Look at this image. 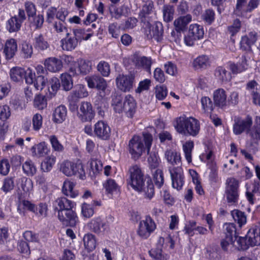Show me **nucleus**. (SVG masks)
Here are the masks:
<instances>
[{"label":"nucleus","mask_w":260,"mask_h":260,"mask_svg":"<svg viewBox=\"0 0 260 260\" xmlns=\"http://www.w3.org/2000/svg\"><path fill=\"white\" fill-rule=\"evenodd\" d=\"M67 108L62 105L56 107L53 113V120L56 123H60L62 122L67 117Z\"/></svg>","instance_id":"c756f323"},{"label":"nucleus","mask_w":260,"mask_h":260,"mask_svg":"<svg viewBox=\"0 0 260 260\" xmlns=\"http://www.w3.org/2000/svg\"><path fill=\"white\" fill-rule=\"evenodd\" d=\"M17 50V44L16 41L14 39H11L6 41L4 52L7 59L12 58Z\"/></svg>","instance_id":"4be33fe9"},{"label":"nucleus","mask_w":260,"mask_h":260,"mask_svg":"<svg viewBox=\"0 0 260 260\" xmlns=\"http://www.w3.org/2000/svg\"><path fill=\"white\" fill-rule=\"evenodd\" d=\"M107 193L112 194L118 190L119 186L115 181L112 179H107L103 184Z\"/></svg>","instance_id":"5fc2aeb1"},{"label":"nucleus","mask_w":260,"mask_h":260,"mask_svg":"<svg viewBox=\"0 0 260 260\" xmlns=\"http://www.w3.org/2000/svg\"><path fill=\"white\" fill-rule=\"evenodd\" d=\"M247 134L255 142L260 141V123L255 125L252 129L250 128Z\"/></svg>","instance_id":"0e129e2a"},{"label":"nucleus","mask_w":260,"mask_h":260,"mask_svg":"<svg viewBox=\"0 0 260 260\" xmlns=\"http://www.w3.org/2000/svg\"><path fill=\"white\" fill-rule=\"evenodd\" d=\"M61 43L63 50L72 51L78 46V41L74 36H72L69 32V35H66V37L61 39Z\"/></svg>","instance_id":"412c9836"},{"label":"nucleus","mask_w":260,"mask_h":260,"mask_svg":"<svg viewBox=\"0 0 260 260\" xmlns=\"http://www.w3.org/2000/svg\"><path fill=\"white\" fill-rule=\"evenodd\" d=\"M94 113L89 102H81L77 116L82 122L90 121L94 117Z\"/></svg>","instance_id":"f8f14e48"},{"label":"nucleus","mask_w":260,"mask_h":260,"mask_svg":"<svg viewBox=\"0 0 260 260\" xmlns=\"http://www.w3.org/2000/svg\"><path fill=\"white\" fill-rule=\"evenodd\" d=\"M94 133L99 138L106 140L110 136L111 129L106 122L100 120L94 124Z\"/></svg>","instance_id":"2eb2a0df"},{"label":"nucleus","mask_w":260,"mask_h":260,"mask_svg":"<svg viewBox=\"0 0 260 260\" xmlns=\"http://www.w3.org/2000/svg\"><path fill=\"white\" fill-rule=\"evenodd\" d=\"M98 70L104 77L109 76L110 72V66L108 63L104 61L99 62L97 67Z\"/></svg>","instance_id":"774afa93"},{"label":"nucleus","mask_w":260,"mask_h":260,"mask_svg":"<svg viewBox=\"0 0 260 260\" xmlns=\"http://www.w3.org/2000/svg\"><path fill=\"white\" fill-rule=\"evenodd\" d=\"M235 239L232 238H224L220 242L222 249L227 253H231L237 249L234 245Z\"/></svg>","instance_id":"72a5a7b5"},{"label":"nucleus","mask_w":260,"mask_h":260,"mask_svg":"<svg viewBox=\"0 0 260 260\" xmlns=\"http://www.w3.org/2000/svg\"><path fill=\"white\" fill-rule=\"evenodd\" d=\"M127 7L123 5L119 7L112 6L110 8V13L112 17L116 19H119L122 15H124L125 11H126Z\"/></svg>","instance_id":"603ef678"},{"label":"nucleus","mask_w":260,"mask_h":260,"mask_svg":"<svg viewBox=\"0 0 260 260\" xmlns=\"http://www.w3.org/2000/svg\"><path fill=\"white\" fill-rule=\"evenodd\" d=\"M44 64L47 70L51 72H59L62 68L61 60L54 57L46 59Z\"/></svg>","instance_id":"6ab92c4d"},{"label":"nucleus","mask_w":260,"mask_h":260,"mask_svg":"<svg viewBox=\"0 0 260 260\" xmlns=\"http://www.w3.org/2000/svg\"><path fill=\"white\" fill-rule=\"evenodd\" d=\"M152 140V136L146 132L143 133V138L138 136H134L129 140L128 143V150L132 158L134 160H137L142 155L145 149L143 142H145V147L149 153Z\"/></svg>","instance_id":"20e7f679"},{"label":"nucleus","mask_w":260,"mask_h":260,"mask_svg":"<svg viewBox=\"0 0 260 260\" xmlns=\"http://www.w3.org/2000/svg\"><path fill=\"white\" fill-rule=\"evenodd\" d=\"M72 209L59 211L58 212V218L63 224L74 226L78 222L76 213Z\"/></svg>","instance_id":"9d476101"},{"label":"nucleus","mask_w":260,"mask_h":260,"mask_svg":"<svg viewBox=\"0 0 260 260\" xmlns=\"http://www.w3.org/2000/svg\"><path fill=\"white\" fill-rule=\"evenodd\" d=\"M123 97L117 93H114L112 96L111 105L115 112L120 113L123 111Z\"/></svg>","instance_id":"f704fd0d"},{"label":"nucleus","mask_w":260,"mask_h":260,"mask_svg":"<svg viewBox=\"0 0 260 260\" xmlns=\"http://www.w3.org/2000/svg\"><path fill=\"white\" fill-rule=\"evenodd\" d=\"M74 186L75 184L74 182L68 180L64 181L62 187V193L64 195L71 198L76 197L78 194V192L74 190Z\"/></svg>","instance_id":"2f4dec72"},{"label":"nucleus","mask_w":260,"mask_h":260,"mask_svg":"<svg viewBox=\"0 0 260 260\" xmlns=\"http://www.w3.org/2000/svg\"><path fill=\"white\" fill-rule=\"evenodd\" d=\"M50 87L48 88V94H47L46 97L48 99H51L54 97L56 92L60 87V84L59 80L56 77L52 78L50 81Z\"/></svg>","instance_id":"58836bf2"},{"label":"nucleus","mask_w":260,"mask_h":260,"mask_svg":"<svg viewBox=\"0 0 260 260\" xmlns=\"http://www.w3.org/2000/svg\"><path fill=\"white\" fill-rule=\"evenodd\" d=\"M36 206L28 201L23 200L19 204L17 210L20 214H24L23 209L28 210L33 213L36 212Z\"/></svg>","instance_id":"6e6d98bb"},{"label":"nucleus","mask_w":260,"mask_h":260,"mask_svg":"<svg viewBox=\"0 0 260 260\" xmlns=\"http://www.w3.org/2000/svg\"><path fill=\"white\" fill-rule=\"evenodd\" d=\"M19 188L24 192H30L33 189V183L31 180L26 177H22L19 181Z\"/></svg>","instance_id":"49530a36"},{"label":"nucleus","mask_w":260,"mask_h":260,"mask_svg":"<svg viewBox=\"0 0 260 260\" xmlns=\"http://www.w3.org/2000/svg\"><path fill=\"white\" fill-rule=\"evenodd\" d=\"M135 76L132 74H119L116 78L117 87L124 92L129 91L133 88Z\"/></svg>","instance_id":"9b49d317"},{"label":"nucleus","mask_w":260,"mask_h":260,"mask_svg":"<svg viewBox=\"0 0 260 260\" xmlns=\"http://www.w3.org/2000/svg\"><path fill=\"white\" fill-rule=\"evenodd\" d=\"M25 70L19 67H14L10 70V77L15 82L21 81L25 75Z\"/></svg>","instance_id":"a18cd8bd"},{"label":"nucleus","mask_w":260,"mask_h":260,"mask_svg":"<svg viewBox=\"0 0 260 260\" xmlns=\"http://www.w3.org/2000/svg\"><path fill=\"white\" fill-rule=\"evenodd\" d=\"M32 128L35 131H39L42 126L43 118L41 114L37 113L32 118Z\"/></svg>","instance_id":"69168bd1"},{"label":"nucleus","mask_w":260,"mask_h":260,"mask_svg":"<svg viewBox=\"0 0 260 260\" xmlns=\"http://www.w3.org/2000/svg\"><path fill=\"white\" fill-rule=\"evenodd\" d=\"M225 196L228 203L235 204L239 198V181L234 178H228L226 180Z\"/></svg>","instance_id":"0eeeda50"},{"label":"nucleus","mask_w":260,"mask_h":260,"mask_svg":"<svg viewBox=\"0 0 260 260\" xmlns=\"http://www.w3.org/2000/svg\"><path fill=\"white\" fill-rule=\"evenodd\" d=\"M74 206V203L65 197L58 198L53 203L54 210L57 211V213L59 211L73 208Z\"/></svg>","instance_id":"aec40b11"},{"label":"nucleus","mask_w":260,"mask_h":260,"mask_svg":"<svg viewBox=\"0 0 260 260\" xmlns=\"http://www.w3.org/2000/svg\"><path fill=\"white\" fill-rule=\"evenodd\" d=\"M153 172V180L154 183L158 187H160L164 184V179L163 173L161 170L159 169L154 170Z\"/></svg>","instance_id":"052dcab7"},{"label":"nucleus","mask_w":260,"mask_h":260,"mask_svg":"<svg viewBox=\"0 0 260 260\" xmlns=\"http://www.w3.org/2000/svg\"><path fill=\"white\" fill-rule=\"evenodd\" d=\"M246 236L248 245L251 246L260 245V228L258 227L254 226L251 228Z\"/></svg>","instance_id":"a211bd4d"},{"label":"nucleus","mask_w":260,"mask_h":260,"mask_svg":"<svg viewBox=\"0 0 260 260\" xmlns=\"http://www.w3.org/2000/svg\"><path fill=\"white\" fill-rule=\"evenodd\" d=\"M34 48L38 51H44L49 47V44L44 35L42 34H37L33 39Z\"/></svg>","instance_id":"b1692460"},{"label":"nucleus","mask_w":260,"mask_h":260,"mask_svg":"<svg viewBox=\"0 0 260 260\" xmlns=\"http://www.w3.org/2000/svg\"><path fill=\"white\" fill-rule=\"evenodd\" d=\"M34 105L35 107L39 110H43L47 107V103L45 96L41 94L36 93L34 100Z\"/></svg>","instance_id":"864d4df0"},{"label":"nucleus","mask_w":260,"mask_h":260,"mask_svg":"<svg viewBox=\"0 0 260 260\" xmlns=\"http://www.w3.org/2000/svg\"><path fill=\"white\" fill-rule=\"evenodd\" d=\"M215 75L220 81L228 82L231 78V73L223 67H217L215 71Z\"/></svg>","instance_id":"a19ab883"},{"label":"nucleus","mask_w":260,"mask_h":260,"mask_svg":"<svg viewBox=\"0 0 260 260\" xmlns=\"http://www.w3.org/2000/svg\"><path fill=\"white\" fill-rule=\"evenodd\" d=\"M196 70L205 69L210 66L209 57L206 55H201L195 58L192 62Z\"/></svg>","instance_id":"cd10ccee"},{"label":"nucleus","mask_w":260,"mask_h":260,"mask_svg":"<svg viewBox=\"0 0 260 260\" xmlns=\"http://www.w3.org/2000/svg\"><path fill=\"white\" fill-rule=\"evenodd\" d=\"M129 180L128 182L132 188L138 192H143L145 198L151 199L154 195V186L151 180L145 183L144 176L139 166L135 165L129 169Z\"/></svg>","instance_id":"7ed1b4c3"},{"label":"nucleus","mask_w":260,"mask_h":260,"mask_svg":"<svg viewBox=\"0 0 260 260\" xmlns=\"http://www.w3.org/2000/svg\"><path fill=\"white\" fill-rule=\"evenodd\" d=\"M122 106L123 111L131 114L135 110L136 103L133 97L128 94L125 96Z\"/></svg>","instance_id":"ea45409f"},{"label":"nucleus","mask_w":260,"mask_h":260,"mask_svg":"<svg viewBox=\"0 0 260 260\" xmlns=\"http://www.w3.org/2000/svg\"><path fill=\"white\" fill-rule=\"evenodd\" d=\"M176 131L185 136H196L200 131L199 121L192 117L180 116L176 120L174 125Z\"/></svg>","instance_id":"39448f33"},{"label":"nucleus","mask_w":260,"mask_h":260,"mask_svg":"<svg viewBox=\"0 0 260 260\" xmlns=\"http://www.w3.org/2000/svg\"><path fill=\"white\" fill-rule=\"evenodd\" d=\"M202 19L205 23L208 24H211L215 19L214 12L210 9L206 10L202 15Z\"/></svg>","instance_id":"338daca9"},{"label":"nucleus","mask_w":260,"mask_h":260,"mask_svg":"<svg viewBox=\"0 0 260 260\" xmlns=\"http://www.w3.org/2000/svg\"><path fill=\"white\" fill-rule=\"evenodd\" d=\"M60 171L67 176H77L80 179H84L85 172L83 165L79 161L75 163L64 160L60 165Z\"/></svg>","instance_id":"423d86ee"},{"label":"nucleus","mask_w":260,"mask_h":260,"mask_svg":"<svg viewBox=\"0 0 260 260\" xmlns=\"http://www.w3.org/2000/svg\"><path fill=\"white\" fill-rule=\"evenodd\" d=\"M247 0H237V4L234 9V14L238 16H244L248 11L246 5Z\"/></svg>","instance_id":"79ce46f5"},{"label":"nucleus","mask_w":260,"mask_h":260,"mask_svg":"<svg viewBox=\"0 0 260 260\" xmlns=\"http://www.w3.org/2000/svg\"><path fill=\"white\" fill-rule=\"evenodd\" d=\"M88 93L86 90L85 87L82 84H78L75 89L70 92L69 95L71 99H74L79 101V99L87 96Z\"/></svg>","instance_id":"c85d7f7f"},{"label":"nucleus","mask_w":260,"mask_h":260,"mask_svg":"<svg viewBox=\"0 0 260 260\" xmlns=\"http://www.w3.org/2000/svg\"><path fill=\"white\" fill-rule=\"evenodd\" d=\"M163 18L165 21L168 22L173 19L174 14V7L171 5H165L162 9Z\"/></svg>","instance_id":"4d7b16f0"},{"label":"nucleus","mask_w":260,"mask_h":260,"mask_svg":"<svg viewBox=\"0 0 260 260\" xmlns=\"http://www.w3.org/2000/svg\"><path fill=\"white\" fill-rule=\"evenodd\" d=\"M159 246L155 249H152L149 251L150 256L155 260H167L168 255L162 252L161 246L164 242V238L160 237Z\"/></svg>","instance_id":"bb28decb"},{"label":"nucleus","mask_w":260,"mask_h":260,"mask_svg":"<svg viewBox=\"0 0 260 260\" xmlns=\"http://www.w3.org/2000/svg\"><path fill=\"white\" fill-rule=\"evenodd\" d=\"M188 32L195 40L202 39L204 35V30L203 26L198 24H191L189 26Z\"/></svg>","instance_id":"e433bc0d"},{"label":"nucleus","mask_w":260,"mask_h":260,"mask_svg":"<svg viewBox=\"0 0 260 260\" xmlns=\"http://www.w3.org/2000/svg\"><path fill=\"white\" fill-rule=\"evenodd\" d=\"M231 215L240 227L246 223L247 218L244 212L239 210H234L231 212Z\"/></svg>","instance_id":"37998d69"},{"label":"nucleus","mask_w":260,"mask_h":260,"mask_svg":"<svg viewBox=\"0 0 260 260\" xmlns=\"http://www.w3.org/2000/svg\"><path fill=\"white\" fill-rule=\"evenodd\" d=\"M24 173L28 176H32L37 172V168L34 163L31 160H27L22 165Z\"/></svg>","instance_id":"3c124183"},{"label":"nucleus","mask_w":260,"mask_h":260,"mask_svg":"<svg viewBox=\"0 0 260 260\" xmlns=\"http://www.w3.org/2000/svg\"><path fill=\"white\" fill-rule=\"evenodd\" d=\"M163 33L164 29L162 23L156 22L152 27V29L150 30V38H154V40L158 42L161 39Z\"/></svg>","instance_id":"7c9ffc66"},{"label":"nucleus","mask_w":260,"mask_h":260,"mask_svg":"<svg viewBox=\"0 0 260 260\" xmlns=\"http://www.w3.org/2000/svg\"><path fill=\"white\" fill-rule=\"evenodd\" d=\"M92 69V63L90 61L80 59L78 61L77 66H76L75 63L73 66H71L70 68V73L73 76L82 74L83 75H86L89 73Z\"/></svg>","instance_id":"ddd939ff"},{"label":"nucleus","mask_w":260,"mask_h":260,"mask_svg":"<svg viewBox=\"0 0 260 260\" xmlns=\"http://www.w3.org/2000/svg\"><path fill=\"white\" fill-rule=\"evenodd\" d=\"M257 40V34L250 32L248 35L243 36L240 42L241 47L244 50H250L251 46Z\"/></svg>","instance_id":"393cba45"},{"label":"nucleus","mask_w":260,"mask_h":260,"mask_svg":"<svg viewBox=\"0 0 260 260\" xmlns=\"http://www.w3.org/2000/svg\"><path fill=\"white\" fill-rule=\"evenodd\" d=\"M85 80L90 88H96L99 90L104 91L107 87L106 81L99 75L87 76L85 78Z\"/></svg>","instance_id":"dca6fc26"},{"label":"nucleus","mask_w":260,"mask_h":260,"mask_svg":"<svg viewBox=\"0 0 260 260\" xmlns=\"http://www.w3.org/2000/svg\"><path fill=\"white\" fill-rule=\"evenodd\" d=\"M156 228V224L150 216H146L145 220L140 222L138 235L142 238H147Z\"/></svg>","instance_id":"1a4fd4ad"},{"label":"nucleus","mask_w":260,"mask_h":260,"mask_svg":"<svg viewBox=\"0 0 260 260\" xmlns=\"http://www.w3.org/2000/svg\"><path fill=\"white\" fill-rule=\"evenodd\" d=\"M192 16L190 14L181 16L176 19L174 21V25L176 30L178 32H181L185 30L187 25L191 21Z\"/></svg>","instance_id":"f3484780"},{"label":"nucleus","mask_w":260,"mask_h":260,"mask_svg":"<svg viewBox=\"0 0 260 260\" xmlns=\"http://www.w3.org/2000/svg\"><path fill=\"white\" fill-rule=\"evenodd\" d=\"M132 60L137 69H143L149 73H151V67L153 63L151 57L135 54L132 57Z\"/></svg>","instance_id":"4468645a"},{"label":"nucleus","mask_w":260,"mask_h":260,"mask_svg":"<svg viewBox=\"0 0 260 260\" xmlns=\"http://www.w3.org/2000/svg\"><path fill=\"white\" fill-rule=\"evenodd\" d=\"M84 245L85 249L89 252L93 250L96 245V241L95 236L91 234L85 235L83 237Z\"/></svg>","instance_id":"4c0bfd02"},{"label":"nucleus","mask_w":260,"mask_h":260,"mask_svg":"<svg viewBox=\"0 0 260 260\" xmlns=\"http://www.w3.org/2000/svg\"><path fill=\"white\" fill-rule=\"evenodd\" d=\"M72 74L64 73L61 75V83L63 89L66 91H69L73 86V82L72 79Z\"/></svg>","instance_id":"de8ad7c7"},{"label":"nucleus","mask_w":260,"mask_h":260,"mask_svg":"<svg viewBox=\"0 0 260 260\" xmlns=\"http://www.w3.org/2000/svg\"><path fill=\"white\" fill-rule=\"evenodd\" d=\"M31 151L33 156L41 157L47 153L48 149L45 143L43 142L32 146Z\"/></svg>","instance_id":"473e14b6"},{"label":"nucleus","mask_w":260,"mask_h":260,"mask_svg":"<svg viewBox=\"0 0 260 260\" xmlns=\"http://www.w3.org/2000/svg\"><path fill=\"white\" fill-rule=\"evenodd\" d=\"M47 82V79L42 75L38 76L32 84L37 90H42Z\"/></svg>","instance_id":"e2e57ef3"},{"label":"nucleus","mask_w":260,"mask_h":260,"mask_svg":"<svg viewBox=\"0 0 260 260\" xmlns=\"http://www.w3.org/2000/svg\"><path fill=\"white\" fill-rule=\"evenodd\" d=\"M165 157L169 166L168 167L173 188L180 190L184 184V175L181 157L179 153L171 149L165 152Z\"/></svg>","instance_id":"f257e3e1"},{"label":"nucleus","mask_w":260,"mask_h":260,"mask_svg":"<svg viewBox=\"0 0 260 260\" xmlns=\"http://www.w3.org/2000/svg\"><path fill=\"white\" fill-rule=\"evenodd\" d=\"M193 146V142L191 141H187L183 145L185 157L188 163H190L192 161L191 152Z\"/></svg>","instance_id":"13d9d810"},{"label":"nucleus","mask_w":260,"mask_h":260,"mask_svg":"<svg viewBox=\"0 0 260 260\" xmlns=\"http://www.w3.org/2000/svg\"><path fill=\"white\" fill-rule=\"evenodd\" d=\"M201 104L202 109L205 113H210L213 110V105L211 100L207 96L202 98Z\"/></svg>","instance_id":"680f3d73"},{"label":"nucleus","mask_w":260,"mask_h":260,"mask_svg":"<svg viewBox=\"0 0 260 260\" xmlns=\"http://www.w3.org/2000/svg\"><path fill=\"white\" fill-rule=\"evenodd\" d=\"M129 180L128 182L132 188L138 192H143L145 198L151 199L154 195V186L151 180L145 183L144 176L139 166L135 165L129 169Z\"/></svg>","instance_id":"f03ea898"},{"label":"nucleus","mask_w":260,"mask_h":260,"mask_svg":"<svg viewBox=\"0 0 260 260\" xmlns=\"http://www.w3.org/2000/svg\"><path fill=\"white\" fill-rule=\"evenodd\" d=\"M89 229L95 233H100L105 230V223L100 218L92 219L87 224Z\"/></svg>","instance_id":"c9c22d12"},{"label":"nucleus","mask_w":260,"mask_h":260,"mask_svg":"<svg viewBox=\"0 0 260 260\" xmlns=\"http://www.w3.org/2000/svg\"><path fill=\"white\" fill-rule=\"evenodd\" d=\"M252 123V119L250 116L244 117L235 116L233 127L234 134L236 135H239L244 132L248 133Z\"/></svg>","instance_id":"6e6552de"},{"label":"nucleus","mask_w":260,"mask_h":260,"mask_svg":"<svg viewBox=\"0 0 260 260\" xmlns=\"http://www.w3.org/2000/svg\"><path fill=\"white\" fill-rule=\"evenodd\" d=\"M90 175H92L91 172L93 175H95L102 170L103 166L101 160L92 159L90 161Z\"/></svg>","instance_id":"bf43d9fd"},{"label":"nucleus","mask_w":260,"mask_h":260,"mask_svg":"<svg viewBox=\"0 0 260 260\" xmlns=\"http://www.w3.org/2000/svg\"><path fill=\"white\" fill-rule=\"evenodd\" d=\"M148 153L149 154V156L148 157L147 161L150 168L152 171L153 170L156 169L160 162V160L157 153L152 151Z\"/></svg>","instance_id":"09e8293b"},{"label":"nucleus","mask_w":260,"mask_h":260,"mask_svg":"<svg viewBox=\"0 0 260 260\" xmlns=\"http://www.w3.org/2000/svg\"><path fill=\"white\" fill-rule=\"evenodd\" d=\"M154 4L151 1H147L143 6L140 13V16L141 20H147L148 21L150 17V15L154 13ZM148 23L149 24V22Z\"/></svg>","instance_id":"a878e982"},{"label":"nucleus","mask_w":260,"mask_h":260,"mask_svg":"<svg viewBox=\"0 0 260 260\" xmlns=\"http://www.w3.org/2000/svg\"><path fill=\"white\" fill-rule=\"evenodd\" d=\"M21 23L18 19V17L15 16L11 18L7 22V28L10 32H16L21 27Z\"/></svg>","instance_id":"c03bdc74"},{"label":"nucleus","mask_w":260,"mask_h":260,"mask_svg":"<svg viewBox=\"0 0 260 260\" xmlns=\"http://www.w3.org/2000/svg\"><path fill=\"white\" fill-rule=\"evenodd\" d=\"M226 98L225 91L222 88H219L214 91L213 100L216 106L223 108L226 105Z\"/></svg>","instance_id":"5701e85b"},{"label":"nucleus","mask_w":260,"mask_h":260,"mask_svg":"<svg viewBox=\"0 0 260 260\" xmlns=\"http://www.w3.org/2000/svg\"><path fill=\"white\" fill-rule=\"evenodd\" d=\"M56 161L55 156L51 155L45 158L41 165V169L45 172H49Z\"/></svg>","instance_id":"8fccbe9b"}]
</instances>
